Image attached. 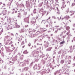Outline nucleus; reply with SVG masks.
<instances>
[{"label": "nucleus", "instance_id": "nucleus-60", "mask_svg": "<svg viewBox=\"0 0 75 75\" xmlns=\"http://www.w3.org/2000/svg\"><path fill=\"white\" fill-rule=\"evenodd\" d=\"M57 27H59V26H56Z\"/></svg>", "mask_w": 75, "mask_h": 75}, {"label": "nucleus", "instance_id": "nucleus-16", "mask_svg": "<svg viewBox=\"0 0 75 75\" xmlns=\"http://www.w3.org/2000/svg\"><path fill=\"white\" fill-rule=\"evenodd\" d=\"M0 52L1 54V53L2 54V56H3V57H4V54L3 53V52H1V50H0Z\"/></svg>", "mask_w": 75, "mask_h": 75}, {"label": "nucleus", "instance_id": "nucleus-46", "mask_svg": "<svg viewBox=\"0 0 75 75\" xmlns=\"http://www.w3.org/2000/svg\"><path fill=\"white\" fill-rule=\"evenodd\" d=\"M9 62L10 63H13H13H14L13 62H11V61Z\"/></svg>", "mask_w": 75, "mask_h": 75}, {"label": "nucleus", "instance_id": "nucleus-31", "mask_svg": "<svg viewBox=\"0 0 75 75\" xmlns=\"http://www.w3.org/2000/svg\"><path fill=\"white\" fill-rule=\"evenodd\" d=\"M37 73L38 74H39V73H41V71H37Z\"/></svg>", "mask_w": 75, "mask_h": 75}, {"label": "nucleus", "instance_id": "nucleus-11", "mask_svg": "<svg viewBox=\"0 0 75 75\" xmlns=\"http://www.w3.org/2000/svg\"><path fill=\"white\" fill-rule=\"evenodd\" d=\"M9 1V3L8 4V5H9V6H11V3H12V1H13V0H8Z\"/></svg>", "mask_w": 75, "mask_h": 75}, {"label": "nucleus", "instance_id": "nucleus-47", "mask_svg": "<svg viewBox=\"0 0 75 75\" xmlns=\"http://www.w3.org/2000/svg\"><path fill=\"white\" fill-rule=\"evenodd\" d=\"M14 11H13L12 13V14H14Z\"/></svg>", "mask_w": 75, "mask_h": 75}, {"label": "nucleus", "instance_id": "nucleus-54", "mask_svg": "<svg viewBox=\"0 0 75 75\" xmlns=\"http://www.w3.org/2000/svg\"><path fill=\"white\" fill-rule=\"evenodd\" d=\"M25 47V46H23V48H24V47Z\"/></svg>", "mask_w": 75, "mask_h": 75}, {"label": "nucleus", "instance_id": "nucleus-28", "mask_svg": "<svg viewBox=\"0 0 75 75\" xmlns=\"http://www.w3.org/2000/svg\"><path fill=\"white\" fill-rule=\"evenodd\" d=\"M0 61H1V63H3V60H2V59H1V60H0Z\"/></svg>", "mask_w": 75, "mask_h": 75}, {"label": "nucleus", "instance_id": "nucleus-64", "mask_svg": "<svg viewBox=\"0 0 75 75\" xmlns=\"http://www.w3.org/2000/svg\"><path fill=\"white\" fill-rule=\"evenodd\" d=\"M16 34H17V35H18V33H16Z\"/></svg>", "mask_w": 75, "mask_h": 75}, {"label": "nucleus", "instance_id": "nucleus-30", "mask_svg": "<svg viewBox=\"0 0 75 75\" xmlns=\"http://www.w3.org/2000/svg\"><path fill=\"white\" fill-rule=\"evenodd\" d=\"M54 74L55 75H57V71H56L54 73Z\"/></svg>", "mask_w": 75, "mask_h": 75}, {"label": "nucleus", "instance_id": "nucleus-48", "mask_svg": "<svg viewBox=\"0 0 75 75\" xmlns=\"http://www.w3.org/2000/svg\"><path fill=\"white\" fill-rule=\"evenodd\" d=\"M11 44H12V43H13V42H12V41H11L10 42Z\"/></svg>", "mask_w": 75, "mask_h": 75}, {"label": "nucleus", "instance_id": "nucleus-23", "mask_svg": "<svg viewBox=\"0 0 75 75\" xmlns=\"http://www.w3.org/2000/svg\"><path fill=\"white\" fill-rule=\"evenodd\" d=\"M3 29H2L1 31L0 32V35H1V34H2V33H3Z\"/></svg>", "mask_w": 75, "mask_h": 75}, {"label": "nucleus", "instance_id": "nucleus-42", "mask_svg": "<svg viewBox=\"0 0 75 75\" xmlns=\"http://www.w3.org/2000/svg\"><path fill=\"white\" fill-rule=\"evenodd\" d=\"M15 58V59H13V60H14V61H15V60H16V59H16V58Z\"/></svg>", "mask_w": 75, "mask_h": 75}, {"label": "nucleus", "instance_id": "nucleus-35", "mask_svg": "<svg viewBox=\"0 0 75 75\" xmlns=\"http://www.w3.org/2000/svg\"><path fill=\"white\" fill-rule=\"evenodd\" d=\"M75 3H73L72 4V6H75Z\"/></svg>", "mask_w": 75, "mask_h": 75}, {"label": "nucleus", "instance_id": "nucleus-25", "mask_svg": "<svg viewBox=\"0 0 75 75\" xmlns=\"http://www.w3.org/2000/svg\"><path fill=\"white\" fill-rule=\"evenodd\" d=\"M33 62H31L30 64V67H32L33 66Z\"/></svg>", "mask_w": 75, "mask_h": 75}, {"label": "nucleus", "instance_id": "nucleus-17", "mask_svg": "<svg viewBox=\"0 0 75 75\" xmlns=\"http://www.w3.org/2000/svg\"><path fill=\"white\" fill-rule=\"evenodd\" d=\"M42 58L43 59H44L45 60H47V57H42Z\"/></svg>", "mask_w": 75, "mask_h": 75}, {"label": "nucleus", "instance_id": "nucleus-3", "mask_svg": "<svg viewBox=\"0 0 75 75\" xmlns=\"http://www.w3.org/2000/svg\"><path fill=\"white\" fill-rule=\"evenodd\" d=\"M47 73V71L45 69H43L41 70L40 72V74L41 75H43Z\"/></svg>", "mask_w": 75, "mask_h": 75}, {"label": "nucleus", "instance_id": "nucleus-32", "mask_svg": "<svg viewBox=\"0 0 75 75\" xmlns=\"http://www.w3.org/2000/svg\"><path fill=\"white\" fill-rule=\"evenodd\" d=\"M1 51H3L4 49H3V47H2L1 48Z\"/></svg>", "mask_w": 75, "mask_h": 75}, {"label": "nucleus", "instance_id": "nucleus-44", "mask_svg": "<svg viewBox=\"0 0 75 75\" xmlns=\"http://www.w3.org/2000/svg\"><path fill=\"white\" fill-rule=\"evenodd\" d=\"M53 62H54V61H55V60H54V59H53Z\"/></svg>", "mask_w": 75, "mask_h": 75}, {"label": "nucleus", "instance_id": "nucleus-38", "mask_svg": "<svg viewBox=\"0 0 75 75\" xmlns=\"http://www.w3.org/2000/svg\"><path fill=\"white\" fill-rule=\"evenodd\" d=\"M11 35L12 36H13V37H14V34H13V33H11Z\"/></svg>", "mask_w": 75, "mask_h": 75}, {"label": "nucleus", "instance_id": "nucleus-22", "mask_svg": "<svg viewBox=\"0 0 75 75\" xmlns=\"http://www.w3.org/2000/svg\"><path fill=\"white\" fill-rule=\"evenodd\" d=\"M61 30V29H60V28L57 29V30H56V31H55V33H57V32H58V30Z\"/></svg>", "mask_w": 75, "mask_h": 75}, {"label": "nucleus", "instance_id": "nucleus-40", "mask_svg": "<svg viewBox=\"0 0 75 75\" xmlns=\"http://www.w3.org/2000/svg\"><path fill=\"white\" fill-rule=\"evenodd\" d=\"M24 14H25V15H26L27 14V12H25L24 13Z\"/></svg>", "mask_w": 75, "mask_h": 75}, {"label": "nucleus", "instance_id": "nucleus-19", "mask_svg": "<svg viewBox=\"0 0 75 75\" xmlns=\"http://www.w3.org/2000/svg\"><path fill=\"white\" fill-rule=\"evenodd\" d=\"M41 57H37V58H38V59H37L36 60V61H38V60H39V59H40V58Z\"/></svg>", "mask_w": 75, "mask_h": 75}, {"label": "nucleus", "instance_id": "nucleus-26", "mask_svg": "<svg viewBox=\"0 0 75 75\" xmlns=\"http://www.w3.org/2000/svg\"><path fill=\"white\" fill-rule=\"evenodd\" d=\"M70 33V31L69 30L68 32L67 33V35H68V34H69Z\"/></svg>", "mask_w": 75, "mask_h": 75}, {"label": "nucleus", "instance_id": "nucleus-34", "mask_svg": "<svg viewBox=\"0 0 75 75\" xmlns=\"http://www.w3.org/2000/svg\"><path fill=\"white\" fill-rule=\"evenodd\" d=\"M66 12L68 13V12H69V9H67L66 11Z\"/></svg>", "mask_w": 75, "mask_h": 75}, {"label": "nucleus", "instance_id": "nucleus-36", "mask_svg": "<svg viewBox=\"0 0 75 75\" xmlns=\"http://www.w3.org/2000/svg\"><path fill=\"white\" fill-rule=\"evenodd\" d=\"M66 18H69V16H66Z\"/></svg>", "mask_w": 75, "mask_h": 75}, {"label": "nucleus", "instance_id": "nucleus-52", "mask_svg": "<svg viewBox=\"0 0 75 75\" xmlns=\"http://www.w3.org/2000/svg\"><path fill=\"white\" fill-rule=\"evenodd\" d=\"M50 18H51V17H49V18H48L49 20H50Z\"/></svg>", "mask_w": 75, "mask_h": 75}, {"label": "nucleus", "instance_id": "nucleus-43", "mask_svg": "<svg viewBox=\"0 0 75 75\" xmlns=\"http://www.w3.org/2000/svg\"><path fill=\"white\" fill-rule=\"evenodd\" d=\"M57 14L58 15L59 14V12H57Z\"/></svg>", "mask_w": 75, "mask_h": 75}, {"label": "nucleus", "instance_id": "nucleus-24", "mask_svg": "<svg viewBox=\"0 0 75 75\" xmlns=\"http://www.w3.org/2000/svg\"><path fill=\"white\" fill-rule=\"evenodd\" d=\"M59 57H57V61L58 62H59Z\"/></svg>", "mask_w": 75, "mask_h": 75}, {"label": "nucleus", "instance_id": "nucleus-9", "mask_svg": "<svg viewBox=\"0 0 75 75\" xmlns=\"http://www.w3.org/2000/svg\"><path fill=\"white\" fill-rule=\"evenodd\" d=\"M38 67V66L37 65V64H35L33 67V69L34 70H35V69H37Z\"/></svg>", "mask_w": 75, "mask_h": 75}, {"label": "nucleus", "instance_id": "nucleus-20", "mask_svg": "<svg viewBox=\"0 0 75 75\" xmlns=\"http://www.w3.org/2000/svg\"><path fill=\"white\" fill-rule=\"evenodd\" d=\"M5 38L7 39H9L10 38V36L7 35L5 37Z\"/></svg>", "mask_w": 75, "mask_h": 75}, {"label": "nucleus", "instance_id": "nucleus-2", "mask_svg": "<svg viewBox=\"0 0 75 75\" xmlns=\"http://www.w3.org/2000/svg\"><path fill=\"white\" fill-rule=\"evenodd\" d=\"M19 70H20L21 72L22 71V72H23V71H27L28 70V67H25L23 69L21 68L19 69Z\"/></svg>", "mask_w": 75, "mask_h": 75}, {"label": "nucleus", "instance_id": "nucleus-63", "mask_svg": "<svg viewBox=\"0 0 75 75\" xmlns=\"http://www.w3.org/2000/svg\"><path fill=\"white\" fill-rule=\"evenodd\" d=\"M74 40L75 41V37L74 38Z\"/></svg>", "mask_w": 75, "mask_h": 75}, {"label": "nucleus", "instance_id": "nucleus-61", "mask_svg": "<svg viewBox=\"0 0 75 75\" xmlns=\"http://www.w3.org/2000/svg\"><path fill=\"white\" fill-rule=\"evenodd\" d=\"M37 45H40V44H38V43H37Z\"/></svg>", "mask_w": 75, "mask_h": 75}, {"label": "nucleus", "instance_id": "nucleus-14", "mask_svg": "<svg viewBox=\"0 0 75 75\" xmlns=\"http://www.w3.org/2000/svg\"><path fill=\"white\" fill-rule=\"evenodd\" d=\"M70 28L69 26H67L66 27V29L67 30H68V31L69 30V29Z\"/></svg>", "mask_w": 75, "mask_h": 75}, {"label": "nucleus", "instance_id": "nucleus-53", "mask_svg": "<svg viewBox=\"0 0 75 75\" xmlns=\"http://www.w3.org/2000/svg\"><path fill=\"white\" fill-rule=\"evenodd\" d=\"M1 28L2 30V29H3V28L1 27H0V29H1Z\"/></svg>", "mask_w": 75, "mask_h": 75}, {"label": "nucleus", "instance_id": "nucleus-29", "mask_svg": "<svg viewBox=\"0 0 75 75\" xmlns=\"http://www.w3.org/2000/svg\"><path fill=\"white\" fill-rule=\"evenodd\" d=\"M16 5L18 6V7L19 6V4L18 2H17L16 3Z\"/></svg>", "mask_w": 75, "mask_h": 75}, {"label": "nucleus", "instance_id": "nucleus-12", "mask_svg": "<svg viewBox=\"0 0 75 75\" xmlns=\"http://www.w3.org/2000/svg\"><path fill=\"white\" fill-rule=\"evenodd\" d=\"M64 60H61L60 61V64H64Z\"/></svg>", "mask_w": 75, "mask_h": 75}, {"label": "nucleus", "instance_id": "nucleus-51", "mask_svg": "<svg viewBox=\"0 0 75 75\" xmlns=\"http://www.w3.org/2000/svg\"><path fill=\"white\" fill-rule=\"evenodd\" d=\"M73 47L74 48H75V45L73 46Z\"/></svg>", "mask_w": 75, "mask_h": 75}, {"label": "nucleus", "instance_id": "nucleus-6", "mask_svg": "<svg viewBox=\"0 0 75 75\" xmlns=\"http://www.w3.org/2000/svg\"><path fill=\"white\" fill-rule=\"evenodd\" d=\"M30 61V59H27L25 60L23 62L25 63L26 64H27L28 65L29 64V61Z\"/></svg>", "mask_w": 75, "mask_h": 75}, {"label": "nucleus", "instance_id": "nucleus-55", "mask_svg": "<svg viewBox=\"0 0 75 75\" xmlns=\"http://www.w3.org/2000/svg\"><path fill=\"white\" fill-rule=\"evenodd\" d=\"M65 66H66V64H64V66L65 67Z\"/></svg>", "mask_w": 75, "mask_h": 75}, {"label": "nucleus", "instance_id": "nucleus-8", "mask_svg": "<svg viewBox=\"0 0 75 75\" xmlns=\"http://www.w3.org/2000/svg\"><path fill=\"white\" fill-rule=\"evenodd\" d=\"M7 50L8 51V52H11L12 51H13V48L10 47L8 48Z\"/></svg>", "mask_w": 75, "mask_h": 75}, {"label": "nucleus", "instance_id": "nucleus-27", "mask_svg": "<svg viewBox=\"0 0 75 75\" xmlns=\"http://www.w3.org/2000/svg\"><path fill=\"white\" fill-rule=\"evenodd\" d=\"M20 59L21 60H23V57H20Z\"/></svg>", "mask_w": 75, "mask_h": 75}, {"label": "nucleus", "instance_id": "nucleus-37", "mask_svg": "<svg viewBox=\"0 0 75 75\" xmlns=\"http://www.w3.org/2000/svg\"><path fill=\"white\" fill-rule=\"evenodd\" d=\"M50 69H49L48 71H47V73H49V72H50Z\"/></svg>", "mask_w": 75, "mask_h": 75}, {"label": "nucleus", "instance_id": "nucleus-45", "mask_svg": "<svg viewBox=\"0 0 75 75\" xmlns=\"http://www.w3.org/2000/svg\"><path fill=\"white\" fill-rule=\"evenodd\" d=\"M52 69H54V67H52Z\"/></svg>", "mask_w": 75, "mask_h": 75}, {"label": "nucleus", "instance_id": "nucleus-5", "mask_svg": "<svg viewBox=\"0 0 75 75\" xmlns=\"http://www.w3.org/2000/svg\"><path fill=\"white\" fill-rule=\"evenodd\" d=\"M6 13H7V10H6L5 11H2V13L0 14V15H1V14H2L3 16H6Z\"/></svg>", "mask_w": 75, "mask_h": 75}, {"label": "nucleus", "instance_id": "nucleus-41", "mask_svg": "<svg viewBox=\"0 0 75 75\" xmlns=\"http://www.w3.org/2000/svg\"><path fill=\"white\" fill-rule=\"evenodd\" d=\"M68 64H69V65H71V62H68Z\"/></svg>", "mask_w": 75, "mask_h": 75}, {"label": "nucleus", "instance_id": "nucleus-18", "mask_svg": "<svg viewBox=\"0 0 75 75\" xmlns=\"http://www.w3.org/2000/svg\"><path fill=\"white\" fill-rule=\"evenodd\" d=\"M28 52L27 51V50H25L24 52H23V53L24 54H28Z\"/></svg>", "mask_w": 75, "mask_h": 75}, {"label": "nucleus", "instance_id": "nucleus-50", "mask_svg": "<svg viewBox=\"0 0 75 75\" xmlns=\"http://www.w3.org/2000/svg\"><path fill=\"white\" fill-rule=\"evenodd\" d=\"M11 47H13V45H11Z\"/></svg>", "mask_w": 75, "mask_h": 75}, {"label": "nucleus", "instance_id": "nucleus-15", "mask_svg": "<svg viewBox=\"0 0 75 75\" xmlns=\"http://www.w3.org/2000/svg\"><path fill=\"white\" fill-rule=\"evenodd\" d=\"M39 64H38V70H40V69H41V66H39Z\"/></svg>", "mask_w": 75, "mask_h": 75}, {"label": "nucleus", "instance_id": "nucleus-56", "mask_svg": "<svg viewBox=\"0 0 75 75\" xmlns=\"http://www.w3.org/2000/svg\"><path fill=\"white\" fill-rule=\"evenodd\" d=\"M17 12V11H16L15 12V13H16Z\"/></svg>", "mask_w": 75, "mask_h": 75}, {"label": "nucleus", "instance_id": "nucleus-58", "mask_svg": "<svg viewBox=\"0 0 75 75\" xmlns=\"http://www.w3.org/2000/svg\"><path fill=\"white\" fill-rule=\"evenodd\" d=\"M73 65H74V66H75V63H74V64H73Z\"/></svg>", "mask_w": 75, "mask_h": 75}, {"label": "nucleus", "instance_id": "nucleus-62", "mask_svg": "<svg viewBox=\"0 0 75 75\" xmlns=\"http://www.w3.org/2000/svg\"><path fill=\"white\" fill-rule=\"evenodd\" d=\"M69 58H71V57H69Z\"/></svg>", "mask_w": 75, "mask_h": 75}, {"label": "nucleus", "instance_id": "nucleus-59", "mask_svg": "<svg viewBox=\"0 0 75 75\" xmlns=\"http://www.w3.org/2000/svg\"><path fill=\"white\" fill-rule=\"evenodd\" d=\"M1 19L2 20H3V18H1Z\"/></svg>", "mask_w": 75, "mask_h": 75}, {"label": "nucleus", "instance_id": "nucleus-4", "mask_svg": "<svg viewBox=\"0 0 75 75\" xmlns=\"http://www.w3.org/2000/svg\"><path fill=\"white\" fill-rule=\"evenodd\" d=\"M20 67H25L26 65V64L24 62V61L22 62H21L19 64Z\"/></svg>", "mask_w": 75, "mask_h": 75}, {"label": "nucleus", "instance_id": "nucleus-10", "mask_svg": "<svg viewBox=\"0 0 75 75\" xmlns=\"http://www.w3.org/2000/svg\"><path fill=\"white\" fill-rule=\"evenodd\" d=\"M41 62H42V64L43 65V66H44V64H45V60H43V59H42L41 60Z\"/></svg>", "mask_w": 75, "mask_h": 75}, {"label": "nucleus", "instance_id": "nucleus-1", "mask_svg": "<svg viewBox=\"0 0 75 75\" xmlns=\"http://www.w3.org/2000/svg\"><path fill=\"white\" fill-rule=\"evenodd\" d=\"M15 26L13 25L12 24H11L10 25H8V30H11V29L13 28H14V27H15L16 28H19V25H18L17 23H15Z\"/></svg>", "mask_w": 75, "mask_h": 75}, {"label": "nucleus", "instance_id": "nucleus-39", "mask_svg": "<svg viewBox=\"0 0 75 75\" xmlns=\"http://www.w3.org/2000/svg\"><path fill=\"white\" fill-rule=\"evenodd\" d=\"M74 61H75V57H74Z\"/></svg>", "mask_w": 75, "mask_h": 75}, {"label": "nucleus", "instance_id": "nucleus-33", "mask_svg": "<svg viewBox=\"0 0 75 75\" xmlns=\"http://www.w3.org/2000/svg\"><path fill=\"white\" fill-rule=\"evenodd\" d=\"M11 21H12V22H14V19H13V21H12V20H11Z\"/></svg>", "mask_w": 75, "mask_h": 75}, {"label": "nucleus", "instance_id": "nucleus-7", "mask_svg": "<svg viewBox=\"0 0 75 75\" xmlns=\"http://www.w3.org/2000/svg\"><path fill=\"white\" fill-rule=\"evenodd\" d=\"M9 40H6V39H4V44L6 45H8V43H9Z\"/></svg>", "mask_w": 75, "mask_h": 75}, {"label": "nucleus", "instance_id": "nucleus-49", "mask_svg": "<svg viewBox=\"0 0 75 75\" xmlns=\"http://www.w3.org/2000/svg\"><path fill=\"white\" fill-rule=\"evenodd\" d=\"M69 62H70V63L71 62V61L70 60H69Z\"/></svg>", "mask_w": 75, "mask_h": 75}, {"label": "nucleus", "instance_id": "nucleus-57", "mask_svg": "<svg viewBox=\"0 0 75 75\" xmlns=\"http://www.w3.org/2000/svg\"><path fill=\"white\" fill-rule=\"evenodd\" d=\"M13 10H15V8H13Z\"/></svg>", "mask_w": 75, "mask_h": 75}, {"label": "nucleus", "instance_id": "nucleus-13", "mask_svg": "<svg viewBox=\"0 0 75 75\" xmlns=\"http://www.w3.org/2000/svg\"><path fill=\"white\" fill-rule=\"evenodd\" d=\"M66 7V5H65V2L63 3V4L62 6V8H65Z\"/></svg>", "mask_w": 75, "mask_h": 75}, {"label": "nucleus", "instance_id": "nucleus-21", "mask_svg": "<svg viewBox=\"0 0 75 75\" xmlns=\"http://www.w3.org/2000/svg\"><path fill=\"white\" fill-rule=\"evenodd\" d=\"M64 43H65V41H63L60 43V44L61 45V44H64Z\"/></svg>", "mask_w": 75, "mask_h": 75}]
</instances>
